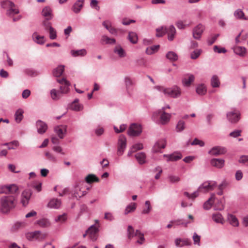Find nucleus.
I'll return each mask as SVG.
<instances>
[{
    "label": "nucleus",
    "mask_w": 248,
    "mask_h": 248,
    "mask_svg": "<svg viewBox=\"0 0 248 248\" xmlns=\"http://www.w3.org/2000/svg\"><path fill=\"white\" fill-rule=\"evenodd\" d=\"M16 204L13 196H3L0 198V213L7 214L14 209Z\"/></svg>",
    "instance_id": "1"
},
{
    "label": "nucleus",
    "mask_w": 248,
    "mask_h": 248,
    "mask_svg": "<svg viewBox=\"0 0 248 248\" xmlns=\"http://www.w3.org/2000/svg\"><path fill=\"white\" fill-rule=\"evenodd\" d=\"M154 88L162 93L166 97L176 98L180 97L181 95V90L177 86H173L170 88L163 86H155Z\"/></svg>",
    "instance_id": "2"
},
{
    "label": "nucleus",
    "mask_w": 248,
    "mask_h": 248,
    "mask_svg": "<svg viewBox=\"0 0 248 248\" xmlns=\"http://www.w3.org/2000/svg\"><path fill=\"white\" fill-rule=\"evenodd\" d=\"M165 108L154 112L152 115V119L157 123L165 124L170 120L171 114L166 113Z\"/></svg>",
    "instance_id": "3"
},
{
    "label": "nucleus",
    "mask_w": 248,
    "mask_h": 248,
    "mask_svg": "<svg viewBox=\"0 0 248 248\" xmlns=\"http://www.w3.org/2000/svg\"><path fill=\"white\" fill-rule=\"evenodd\" d=\"M128 237H133L134 236L137 238V243L142 244L144 241V237L143 233H141L139 231L136 230V232H134L133 228L129 226L127 229Z\"/></svg>",
    "instance_id": "4"
},
{
    "label": "nucleus",
    "mask_w": 248,
    "mask_h": 248,
    "mask_svg": "<svg viewBox=\"0 0 248 248\" xmlns=\"http://www.w3.org/2000/svg\"><path fill=\"white\" fill-rule=\"evenodd\" d=\"M141 132L142 127L141 125L135 123L132 124L127 130V134L131 137L138 136Z\"/></svg>",
    "instance_id": "5"
},
{
    "label": "nucleus",
    "mask_w": 248,
    "mask_h": 248,
    "mask_svg": "<svg viewBox=\"0 0 248 248\" xmlns=\"http://www.w3.org/2000/svg\"><path fill=\"white\" fill-rule=\"evenodd\" d=\"M126 147V139L123 135L120 136L118 141L117 155H122Z\"/></svg>",
    "instance_id": "6"
},
{
    "label": "nucleus",
    "mask_w": 248,
    "mask_h": 248,
    "mask_svg": "<svg viewBox=\"0 0 248 248\" xmlns=\"http://www.w3.org/2000/svg\"><path fill=\"white\" fill-rule=\"evenodd\" d=\"M227 118L231 123H236L240 119V113L239 110L234 109L227 113Z\"/></svg>",
    "instance_id": "7"
},
{
    "label": "nucleus",
    "mask_w": 248,
    "mask_h": 248,
    "mask_svg": "<svg viewBox=\"0 0 248 248\" xmlns=\"http://www.w3.org/2000/svg\"><path fill=\"white\" fill-rule=\"evenodd\" d=\"M217 186V183L215 181L205 182L201 185L198 190L202 192H206L214 189Z\"/></svg>",
    "instance_id": "8"
},
{
    "label": "nucleus",
    "mask_w": 248,
    "mask_h": 248,
    "mask_svg": "<svg viewBox=\"0 0 248 248\" xmlns=\"http://www.w3.org/2000/svg\"><path fill=\"white\" fill-rule=\"evenodd\" d=\"M57 81L61 85L60 87L61 93L62 94L68 93L69 91L70 83L64 78L57 79Z\"/></svg>",
    "instance_id": "9"
},
{
    "label": "nucleus",
    "mask_w": 248,
    "mask_h": 248,
    "mask_svg": "<svg viewBox=\"0 0 248 248\" xmlns=\"http://www.w3.org/2000/svg\"><path fill=\"white\" fill-rule=\"evenodd\" d=\"M18 190V187L16 185L0 186V193H16Z\"/></svg>",
    "instance_id": "10"
},
{
    "label": "nucleus",
    "mask_w": 248,
    "mask_h": 248,
    "mask_svg": "<svg viewBox=\"0 0 248 248\" xmlns=\"http://www.w3.org/2000/svg\"><path fill=\"white\" fill-rule=\"evenodd\" d=\"M98 230L94 225H92L86 231V233L83 235L85 237L86 235H89L90 238L93 240L95 241L97 237V232Z\"/></svg>",
    "instance_id": "11"
},
{
    "label": "nucleus",
    "mask_w": 248,
    "mask_h": 248,
    "mask_svg": "<svg viewBox=\"0 0 248 248\" xmlns=\"http://www.w3.org/2000/svg\"><path fill=\"white\" fill-rule=\"evenodd\" d=\"M227 152L226 149L222 146H217L212 148L208 153L212 155L218 156L223 155Z\"/></svg>",
    "instance_id": "12"
},
{
    "label": "nucleus",
    "mask_w": 248,
    "mask_h": 248,
    "mask_svg": "<svg viewBox=\"0 0 248 248\" xmlns=\"http://www.w3.org/2000/svg\"><path fill=\"white\" fill-rule=\"evenodd\" d=\"M41 15L46 20H51L54 16L53 10L49 6L43 8L41 12Z\"/></svg>",
    "instance_id": "13"
},
{
    "label": "nucleus",
    "mask_w": 248,
    "mask_h": 248,
    "mask_svg": "<svg viewBox=\"0 0 248 248\" xmlns=\"http://www.w3.org/2000/svg\"><path fill=\"white\" fill-rule=\"evenodd\" d=\"M204 27L201 24H198L193 29V37L196 39H200L201 37Z\"/></svg>",
    "instance_id": "14"
},
{
    "label": "nucleus",
    "mask_w": 248,
    "mask_h": 248,
    "mask_svg": "<svg viewBox=\"0 0 248 248\" xmlns=\"http://www.w3.org/2000/svg\"><path fill=\"white\" fill-rule=\"evenodd\" d=\"M166 145V141L165 140H160L157 141L153 148V151L155 153L161 152V150L164 149Z\"/></svg>",
    "instance_id": "15"
},
{
    "label": "nucleus",
    "mask_w": 248,
    "mask_h": 248,
    "mask_svg": "<svg viewBox=\"0 0 248 248\" xmlns=\"http://www.w3.org/2000/svg\"><path fill=\"white\" fill-rule=\"evenodd\" d=\"M210 162L212 166L217 169L222 168L225 165V160L221 158H213Z\"/></svg>",
    "instance_id": "16"
},
{
    "label": "nucleus",
    "mask_w": 248,
    "mask_h": 248,
    "mask_svg": "<svg viewBox=\"0 0 248 248\" xmlns=\"http://www.w3.org/2000/svg\"><path fill=\"white\" fill-rule=\"evenodd\" d=\"M31 193L29 190H24L22 193L21 202L23 206H25L29 203Z\"/></svg>",
    "instance_id": "17"
},
{
    "label": "nucleus",
    "mask_w": 248,
    "mask_h": 248,
    "mask_svg": "<svg viewBox=\"0 0 248 248\" xmlns=\"http://www.w3.org/2000/svg\"><path fill=\"white\" fill-rule=\"evenodd\" d=\"M36 125L37 132L40 134L45 133L47 129V125L46 124L41 120L37 121L36 122Z\"/></svg>",
    "instance_id": "18"
},
{
    "label": "nucleus",
    "mask_w": 248,
    "mask_h": 248,
    "mask_svg": "<svg viewBox=\"0 0 248 248\" xmlns=\"http://www.w3.org/2000/svg\"><path fill=\"white\" fill-rule=\"evenodd\" d=\"M175 245L177 247H183L185 246H190L191 244L190 240L187 238L181 239L177 238L175 239Z\"/></svg>",
    "instance_id": "19"
},
{
    "label": "nucleus",
    "mask_w": 248,
    "mask_h": 248,
    "mask_svg": "<svg viewBox=\"0 0 248 248\" xmlns=\"http://www.w3.org/2000/svg\"><path fill=\"white\" fill-rule=\"evenodd\" d=\"M163 156L167 158V161H175L180 159L182 155L178 152L174 153L170 155H164Z\"/></svg>",
    "instance_id": "20"
},
{
    "label": "nucleus",
    "mask_w": 248,
    "mask_h": 248,
    "mask_svg": "<svg viewBox=\"0 0 248 248\" xmlns=\"http://www.w3.org/2000/svg\"><path fill=\"white\" fill-rule=\"evenodd\" d=\"M195 77L193 75L188 74L182 80V83L185 87H189L191 84L194 81Z\"/></svg>",
    "instance_id": "21"
},
{
    "label": "nucleus",
    "mask_w": 248,
    "mask_h": 248,
    "mask_svg": "<svg viewBox=\"0 0 248 248\" xmlns=\"http://www.w3.org/2000/svg\"><path fill=\"white\" fill-rule=\"evenodd\" d=\"M166 33L168 34V40L170 41H172L176 33V29L173 25H170L167 28Z\"/></svg>",
    "instance_id": "22"
},
{
    "label": "nucleus",
    "mask_w": 248,
    "mask_h": 248,
    "mask_svg": "<svg viewBox=\"0 0 248 248\" xmlns=\"http://www.w3.org/2000/svg\"><path fill=\"white\" fill-rule=\"evenodd\" d=\"M66 131L65 125H59L55 127V131L60 139H63Z\"/></svg>",
    "instance_id": "23"
},
{
    "label": "nucleus",
    "mask_w": 248,
    "mask_h": 248,
    "mask_svg": "<svg viewBox=\"0 0 248 248\" xmlns=\"http://www.w3.org/2000/svg\"><path fill=\"white\" fill-rule=\"evenodd\" d=\"M234 17L237 19L247 20L248 18L245 16V13L241 9H237L233 13Z\"/></svg>",
    "instance_id": "24"
},
{
    "label": "nucleus",
    "mask_w": 248,
    "mask_h": 248,
    "mask_svg": "<svg viewBox=\"0 0 248 248\" xmlns=\"http://www.w3.org/2000/svg\"><path fill=\"white\" fill-rule=\"evenodd\" d=\"M61 205V201L58 199H52L48 203L47 206L51 208L58 209Z\"/></svg>",
    "instance_id": "25"
},
{
    "label": "nucleus",
    "mask_w": 248,
    "mask_h": 248,
    "mask_svg": "<svg viewBox=\"0 0 248 248\" xmlns=\"http://www.w3.org/2000/svg\"><path fill=\"white\" fill-rule=\"evenodd\" d=\"M234 52L241 57H244L246 54V49L245 47L240 46H236L233 47Z\"/></svg>",
    "instance_id": "26"
},
{
    "label": "nucleus",
    "mask_w": 248,
    "mask_h": 248,
    "mask_svg": "<svg viewBox=\"0 0 248 248\" xmlns=\"http://www.w3.org/2000/svg\"><path fill=\"white\" fill-rule=\"evenodd\" d=\"M104 27L108 30L109 32L111 34H115L117 32L116 30L112 27L111 22L109 20H106L102 23Z\"/></svg>",
    "instance_id": "27"
},
{
    "label": "nucleus",
    "mask_w": 248,
    "mask_h": 248,
    "mask_svg": "<svg viewBox=\"0 0 248 248\" xmlns=\"http://www.w3.org/2000/svg\"><path fill=\"white\" fill-rule=\"evenodd\" d=\"M71 54L75 57H83L87 54V51L85 49L79 50H72L70 52Z\"/></svg>",
    "instance_id": "28"
},
{
    "label": "nucleus",
    "mask_w": 248,
    "mask_h": 248,
    "mask_svg": "<svg viewBox=\"0 0 248 248\" xmlns=\"http://www.w3.org/2000/svg\"><path fill=\"white\" fill-rule=\"evenodd\" d=\"M211 85L213 88H218L220 85V82L218 77L216 75H213L210 80Z\"/></svg>",
    "instance_id": "29"
},
{
    "label": "nucleus",
    "mask_w": 248,
    "mask_h": 248,
    "mask_svg": "<svg viewBox=\"0 0 248 248\" xmlns=\"http://www.w3.org/2000/svg\"><path fill=\"white\" fill-rule=\"evenodd\" d=\"M83 3L84 0H78L77 1L73 6V11L76 13L79 12L83 7Z\"/></svg>",
    "instance_id": "30"
},
{
    "label": "nucleus",
    "mask_w": 248,
    "mask_h": 248,
    "mask_svg": "<svg viewBox=\"0 0 248 248\" xmlns=\"http://www.w3.org/2000/svg\"><path fill=\"white\" fill-rule=\"evenodd\" d=\"M36 224L42 228H47L51 225L50 221L46 218H42L37 220Z\"/></svg>",
    "instance_id": "31"
},
{
    "label": "nucleus",
    "mask_w": 248,
    "mask_h": 248,
    "mask_svg": "<svg viewBox=\"0 0 248 248\" xmlns=\"http://www.w3.org/2000/svg\"><path fill=\"white\" fill-rule=\"evenodd\" d=\"M215 199V195L214 194H212L211 198L204 202L203 204V208L205 210L210 209L214 202Z\"/></svg>",
    "instance_id": "32"
},
{
    "label": "nucleus",
    "mask_w": 248,
    "mask_h": 248,
    "mask_svg": "<svg viewBox=\"0 0 248 248\" xmlns=\"http://www.w3.org/2000/svg\"><path fill=\"white\" fill-rule=\"evenodd\" d=\"M19 13V10L16 8V5L15 6H11L9 9L6 11V14L7 16L12 17L14 15Z\"/></svg>",
    "instance_id": "33"
},
{
    "label": "nucleus",
    "mask_w": 248,
    "mask_h": 248,
    "mask_svg": "<svg viewBox=\"0 0 248 248\" xmlns=\"http://www.w3.org/2000/svg\"><path fill=\"white\" fill-rule=\"evenodd\" d=\"M137 208V204L135 202H131L126 206L124 210V215H127L135 211Z\"/></svg>",
    "instance_id": "34"
},
{
    "label": "nucleus",
    "mask_w": 248,
    "mask_h": 248,
    "mask_svg": "<svg viewBox=\"0 0 248 248\" xmlns=\"http://www.w3.org/2000/svg\"><path fill=\"white\" fill-rule=\"evenodd\" d=\"M207 92V89L205 85L204 84H199L196 88V93L200 95H204Z\"/></svg>",
    "instance_id": "35"
},
{
    "label": "nucleus",
    "mask_w": 248,
    "mask_h": 248,
    "mask_svg": "<svg viewBox=\"0 0 248 248\" xmlns=\"http://www.w3.org/2000/svg\"><path fill=\"white\" fill-rule=\"evenodd\" d=\"M124 82L126 91L128 93L130 94L131 91L132 90V87L133 85V82L130 78L126 77L124 78Z\"/></svg>",
    "instance_id": "36"
},
{
    "label": "nucleus",
    "mask_w": 248,
    "mask_h": 248,
    "mask_svg": "<svg viewBox=\"0 0 248 248\" xmlns=\"http://www.w3.org/2000/svg\"><path fill=\"white\" fill-rule=\"evenodd\" d=\"M24 111L23 109L21 108L18 109L15 114V121L16 123H19L23 118V114Z\"/></svg>",
    "instance_id": "37"
},
{
    "label": "nucleus",
    "mask_w": 248,
    "mask_h": 248,
    "mask_svg": "<svg viewBox=\"0 0 248 248\" xmlns=\"http://www.w3.org/2000/svg\"><path fill=\"white\" fill-rule=\"evenodd\" d=\"M32 37L34 41L38 44L42 45L45 43L44 36L39 35L36 32L32 34Z\"/></svg>",
    "instance_id": "38"
},
{
    "label": "nucleus",
    "mask_w": 248,
    "mask_h": 248,
    "mask_svg": "<svg viewBox=\"0 0 248 248\" xmlns=\"http://www.w3.org/2000/svg\"><path fill=\"white\" fill-rule=\"evenodd\" d=\"M62 93L61 91H58L55 89H52L50 91L51 98L54 100H58L61 97Z\"/></svg>",
    "instance_id": "39"
},
{
    "label": "nucleus",
    "mask_w": 248,
    "mask_h": 248,
    "mask_svg": "<svg viewBox=\"0 0 248 248\" xmlns=\"http://www.w3.org/2000/svg\"><path fill=\"white\" fill-rule=\"evenodd\" d=\"M213 220L217 223L223 224L224 222L223 218L220 213H215L212 215Z\"/></svg>",
    "instance_id": "40"
},
{
    "label": "nucleus",
    "mask_w": 248,
    "mask_h": 248,
    "mask_svg": "<svg viewBox=\"0 0 248 248\" xmlns=\"http://www.w3.org/2000/svg\"><path fill=\"white\" fill-rule=\"evenodd\" d=\"M101 42L103 44H114L116 41L114 38H109L106 35H103L101 39Z\"/></svg>",
    "instance_id": "41"
},
{
    "label": "nucleus",
    "mask_w": 248,
    "mask_h": 248,
    "mask_svg": "<svg viewBox=\"0 0 248 248\" xmlns=\"http://www.w3.org/2000/svg\"><path fill=\"white\" fill-rule=\"evenodd\" d=\"M64 69V66L61 65L54 69L53 73L54 76L56 77H60L63 73Z\"/></svg>",
    "instance_id": "42"
},
{
    "label": "nucleus",
    "mask_w": 248,
    "mask_h": 248,
    "mask_svg": "<svg viewBox=\"0 0 248 248\" xmlns=\"http://www.w3.org/2000/svg\"><path fill=\"white\" fill-rule=\"evenodd\" d=\"M228 219L230 223L233 226L237 227L239 225V222L237 218L232 214H230L228 216Z\"/></svg>",
    "instance_id": "43"
},
{
    "label": "nucleus",
    "mask_w": 248,
    "mask_h": 248,
    "mask_svg": "<svg viewBox=\"0 0 248 248\" xmlns=\"http://www.w3.org/2000/svg\"><path fill=\"white\" fill-rule=\"evenodd\" d=\"M135 157L140 164H142L145 162V154L143 152L138 153L135 155Z\"/></svg>",
    "instance_id": "44"
},
{
    "label": "nucleus",
    "mask_w": 248,
    "mask_h": 248,
    "mask_svg": "<svg viewBox=\"0 0 248 248\" xmlns=\"http://www.w3.org/2000/svg\"><path fill=\"white\" fill-rule=\"evenodd\" d=\"M166 58L172 62L176 61L178 59L177 54L173 51H169L166 54Z\"/></svg>",
    "instance_id": "45"
},
{
    "label": "nucleus",
    "mask_w": 248,
    "mask_h": 248,
    "mask_svg": "<svg viewBox=\"0 0 248 248\" xmlns=\"http://www.w3.org/2000/svg\"><path fill=\"white\" fill-rule=\"evenodd\" d=\"M159 47V45L153 46L148 47L146 49V53L148 55H152L156 52Z\"/></svg>",
    "instance_id": "46"
},
{
    "label": "nucleus",
    "mask_w": 248,
    "mask_h": 248,
    "mask_svg": "<svg viewBox=\"0 0 248 248\" xmlns=\"http://www.w3.org/2000/svg\"><path fill=\"white\" fill-rule=\"evenodd\" d=\"M1 6L7 11L11 6H15V4L9 0H5L1 2Z\"/></svg>",
    "instance_id": "47"
},
{
    "label": "nucleus",
    "mask_w": 248,
    "mask_h": 248,
    "mask_svg": "<svg viewBox=\"0 0 248 248\" xmlns=\"http://www.w3.org/2000/svg\"><path fill=\"white\" fill-rule=\"evenodd\" d=\"M114 52L118 55V56L123 58L125 56L126 53L123 48L120 46H117L115 47L114 50Z\"/></svg>",
    "instance_id": "48"
},
{
    "label": "nucleus",
    "mask_w": 248,
    "mask_h": 248,
    "mask_svg": "<svg viewBox=\"0 0 248 248\" xmlns=\"http://www.w3.org/2000/svg\"><path fill=\"white\" fill-rule=\"evenodd\" d=\"M145 207L141 211L142 214H148L152 210V206L149 201H146L145 202Z\"/></svg>",
    "instance_id": "49"
},
{
    "label": "nucleus",
    "mask_w": 248,
    "mask_h": 248,
    "mask_svg": "<svg viewBox=\"0 0 248 248\" xmlns=\"http://www.w3.org/2000/svg\"><path fill=\"white\" fill-rule=\"evenodd\" d=\"M71 108L72 109L76 111L81 110L83 108L82 106L78 103V99H76L73 101Z\"/></svg>",
    "instance_id": "50"
},
{
    "label": "nucleus",
    "mask_w": 248,
    "mask_h": 248,
    "mask_svg": "<svg viewBox=\"0 0 248 248\" xmlns=\"http://www.w3.org/2000/svg\"><path fill=\"white\" fill-rule=\"evenodd\" d=\"M128 39L133 44L137 43L138 41L137 34L134 32H129L128 34Z\"/></svg>",
    "instance_id": "51"
},
{
    "label": "nucleus",
    "mask_w": 248,
    "mask_h": 248,
    "mask_svg": "<svg viewBox=\"0 0 248 248\" xmlns=\"http://www.w3.org/2000/svg\"><path fill=\"white\" fill-rule=\"evenodd\" d=\"M202 50L201 49H196L192 51L190 54V58L191 59H197L201 54Z\"/></svg>",
    "instance_id": "52"
},
{
    "label": "nucleus",
    "mask_w": 248,
    "mask_h": 248,
    "mask_svg": "<svg viewBox=\"0 0 248 248\" xmlns=\"http://www.w3.org/2000/svg\"><path fill=\"white\" fill-rule=\"evenodd\" d=\"M185 128V123L184 121L180 120L176 126V130L177 132H180L183 131Z\"/></svg>",
    "instance_id": "53"
},
{
    "label": "nucleus",
    "mask_w": 248,
    "mask_h": 248,
    "mask_svg": "<svg viewBox=\"0 0 248 248\" xmlns=\"http://www.w3.org/2000/svg\"><path fill=\"white\" fill-rule=\"evenodd\" d=\"M168 179L169 182L171 183H178L181 179L179 176L174 175H169L168 177Z\"/></svg>",
    "instance_id": "54"
},
{
    "label": "nucleus",
    "mask_w": 248,
    "mask_h": 248,
    "mask_svg": "<svg viewBox=\"0 0 248 248\" xmlns=\"http://www.w3.org/2000/svg\"><path fill=\"white\" fill-rule=\"evenodd\" d=\"M167 28L161 27L156 29L157 37H162L166 33Z\"/></svg>",
    "instance_id": "55"
},
{
    "label": "nucleus",
    "mask_w": 248,
    "mask_h": 248,
    "mask_svg": "<svg viewBox=\"0 0 248 248\" xmlns=\"http://www.w3.org/2000/svg\"><path fill=\"white\" fill-rule=\"evenodd\" d=\"M86 181L88 183H91L93 182H98V178L93 174H89L86 177Z\"/></svg>",
    "instance_id": "56"
},
{
    "label": "nucleus",
    "mask_w": 248,
    "mask_h": 248,
    "mask_svg": "<svg viewBox=\"0 0 248 248\" xmlns=\"http://www.w3.org/2000/svg\"><path fill=\"white\" fill-rule=\"evenodd\" d=\"M171 223H173L174 224L176 225H183L185 227H187V225L190 223V222H184L182 219H177L174 220H172L170 221Z\"/></svg>",
    "instance_id": "57"
},
{
    "label": "nucleus",
    "mask_w": 248,
    "mask_h": 248,
    "mask_svg": "<svg viewBox=\"0 0 248 248\" xmlns=\"http://www.w3.org/2000/svg\"><path fill=\"white\" fill-rule=\"evenodd\" d=\"M199 192H200V191L198 190L196 191H195V192H194L192 194H189L187 192H185L184 194V195L186 196L189 199H195V198H196L198 196V195H199Z\"/></svg>",
    "instance_id": "58"
},
{
    "label": "nucleus",
    "mask_w": 248,
    "mask_h": 248,
    "mask_svg": "<svg viewBox=\"0 0 248 248\" xmlns=\"http://www.w3.org/2000/svg\"><path fill=\"white\" fill-rule=\"evenodd\" d=\"M49 20H46L45 19V20L42 22V25L46 30H49L50 29V28H52L51 26V24L49 21Z\"/></svg>",
    "instance_id": "59"
},
{
    "label": "nucleus",
    "mask_w": 248,
    "mask_h": 248,
    "mask_svg": "<svg viewBox=\"0 0 248 248\" xmlns=\"http://www.w3.org/2000/svg\"><path fill=\"white\" fill-rule=\"evenodd\" d=\"M229 185V183L226 180H223L220 184L218 186V190H224L227 188Z\"/></svg>",
    "instance_id": "60"
},
{
    "label": "nucleus",
    "mask_w": 248,
    "mask_h": 248,
    "mask_svg": "<svg viewBox=\"0 0 248 248\" xmlns=\"http://www.w3.org/2000/svg\"><path fill=\"white\" fill-rule=\"evenodd\" d=\"M192 145H199L200 147H203L204 145V142L201 140L195 138L191 143Z\"/></svg>",
    "instance_id": "61"
},
{
    "label": "nucleus",
    "mask_w": 248,
    "mask_h": 248,
    "mask_svg": "<svg viewBox=\"0 0 248 248\" xmlns=\"http://www.w3.org/2000/svg\"><path fill=\"white\" fill-rule=\"evenodd\" d=\"M49 31L50 38L52 40L55 39L57 37V33L55 29L53 27L50 28V29L49 30Z\"/></svg>",
    "instance_id": "62"
},
{
    "label": "nucleus",
    "mask_w": 248,
    "mask_h": 248,
    "mask_svg": "<svg viewBox=\"0 0 248 248\" xmlns=\"http://www.w3.org/2000/svg\"><path fill=\"white\" fill-rule=\"evenodd\" d=\"M241 132L242 131L240 130H235L231 132L229 134V136L233 138H237L241 136Z\"/></svg>",
    "instance_id": "63"
},
{
    "label": "nucleus",
    "mask_w": 248,
    "mask_h": 248,
    "mask_svg": "<svg viewBox=\"0 0 248 248\" xmlns=\"http://www.w3.org/2000/svg\"><path fill=\"white\" fill-rule=\"evenodd\" d=\"M239 162L246 164L248 166V155H243L242 156L239 160Z\"/></svg>",
    "instance_id": "64"
}]
</instances>
